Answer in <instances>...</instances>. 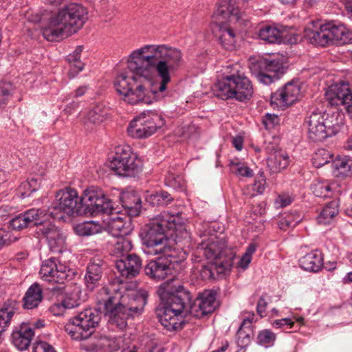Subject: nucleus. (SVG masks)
I'll list each match as a JSON object with an SVG mask.
<instances>
[{
    "label": "nucleus",
    "mask_w": 352,
    "mask_h": 352,
    "mask_svg": "<svg viewBox=\"0 0 352 352\" xmlns=\"http://www.w3.org/2000/svg\"><path fill=\"white\" fill-rule=\"evenodd\" d=\"M181 50L166 45H146L133 51L128 68L135 76L121 74L114 83L118 93L131 104H151L165 96L171 74L182 65Z\"/></svg>",
    "instance_id": "1"
},
{
    "label": "nucleus",
    "mask_w": 352,
    "mask_h": 352,
    "mask_svg": "<svg viewBox=\"0 0 352 352\" xmlns=\"http://www.w3.org/2000/svg\"><path fill=\"white\" fill-rule=\"evenodd\" d=\"M189 237L182 214L164 211L149 224L143 243L148 248L149 254L166 255L171 257L173 262H180L186 258V252L183 247L176 248L174 245Z\"/></svg>",
    "instance_id": "2"
},
{
    "label": "nucleus",
    "mask_w": 352,
    "mask_h": 352,
    "mask_svg": "<svg viewBox=\"0 0 352 352\" xmlns=\"http://www.w3.org/2000/svg\"><path fill=\"white\" fill-rule=\"evenodd\" d=\"M97 302L103 305L109 323L123 329L128 319L142 314L147 302V295L126 292L120 288L111 291L109 288L102 287L97 294Z\"/></svg>",
    "instance_id": "3"
},
{
    "label": "nucleus",
    "mask_w": 352,
    "mask_h": 352,
    "mask_svg": "<svg viewBox=\"0 0 352 352\" xmlns=\"http://www.w3.org/2000/svg\"><path fill=\"white\" fill-rule=\"evenodd\" d=\"M157 292L164 303L157 311L159 322L168 331L182 328L183 318L190 314V293L172 278L162 283Z\"/></svg>",
    "instance_id": "4"
},
{
    "label": "nucleus",
    "mask_w": 352,
    "mask_h": 352,
    "mask_svg": "<svg viewBox=\"0 0 352 352\" xmlns=\"http://www.w3.org/2000/svg\"><path fill=\"white\" fill-rule=\"evenodd\" d=\"M87 19L86 7L78 3H69L52 14L42 25V34L48 41H58L76 33Z\"/></svg>",
    "instance_id": "5"
},
{
    "label": "nucleus",
    "mask_w": 352,
    "mask_h": 352,
    "mask_svg": "<svg viewBox=\"0 0 352 352\" xmlns=\"http://www.w3.org/2000/svg\"><path fill=\"white\" fill-rule=\"evenodd\" d=\"M59 200L63 201L60 202L58 206H54V210L63 211L67 215L106 214L108 216L104 220L106 223L123 219L120 214V208L118 206H114L111 199H96L94 204L93 199Z\"/></svg>",
    "instance_id": "6"
},
{
    "label": "nucleus",
    "mask_w": 352,
    "mask_h": 352,
    "mask_svg": "<svg viewBox=\"0 0 352 352\" xmlns=\"http://www.w3.org/2000/svg\"><path fill=\"white\" fill-rule=\"evenodd\" d=\"M231 0H219L217 8L212 15L213 23L216 28V37L220 45L226 50L235 49L236 36L235 32L224 23L228 19L230 21H239L242 19V12L238 8H234Z\"/></svg>",
    "instance_id": "7"
},
{
    "label": "nucleus",
    "mask_w": 352,
    "mask_h": 352,
    "mask_svg": "<svg viewBox=\"0 0 352 352\" xmlns=\"http://www.w3.org/2000/svg\"><path fill=\"white\" fill-rule=\"evenodd\" d=\"M214 95L222 100L234 98L240 102L250 100L253 95L251 81L239 72L224 76L214 85Z\"/></svg>",
    "instance_id": "8"
},
{
    "label": "nucleus",
    "mask_w": 352,
    "mask_h": 352,
    "mask_svg": "<svg viewBox=\"0 0 352 352\" xmlns=\"http://www.w3.org/2000/svg\"><path fill=\"white\" fill-rule=\"evenodd\" d=\"M101 317L102 313L98 309H85L68 321L65 330L74 340H86L98 326Z\"/></svg>",
    "instance_id": "9"
},
{
    "label": "nucleus",
    "mask_w": 352,
    "mask_h": 352,
    "mask_svg": "<svg viewBox=\"0 0 352 352\" xmlns=\"http://www.w3.org/2000/svg\"><path fill=\"white\" fill-rule=\"evenodd\" d=\"M164 124L162 116L151 111H144L130 122L127 132L132 138H145L153 134Z\"/></svg>",
    "instance_id": "10"
},
{
    "label": "nucleus",
    "mask_w": 352,
    "mask_h": 352,
    "mask_svg": "<svg viewBox=\"0 0 352 352\" xmlns=\"http://www.w3.org/2000/svg\"><path fill=\"white\" fill-rule=\"evenodd\" d=\"M109 167L118 175L123 177L134 176L141 169L140 160L129 146L117 148Z\"/></svg>",
    "instance_id": "11"
},
{
    "label": "nucleus",
    "mask_w": 352,
    "mask_h": 352,
    "mask_svg": "<svg viewBox=\"0 0 352 352\" xmlns=\"http://www.w3.org/2000/svg\"><path fill=\"white\" fill-rule=\"evenodd\" d=\"M308 136L313 142H321L336 135L338 129L332 124L328 116L320 112H313L307 118Z\"/></svg>",
    "instance_id": "12"
},
{
    "label": "nucleus",
    "mask_w": 352,
    "mask_h": 352,
    "mask_svg": "<svg viewBox=\"0 0 352 352\" xmlns=\"http://www.w3.org/2000/svg\"><path fill=\"white\" fill-rule=\"evenodd\" d=\"M39 274L45 281L63 284L73 278L74 272L58 258H50L43 261Z\"/></svg>",
    "instance_id": "13"
},
{
    "label": "nucleus",
    "mask_w": 352,
    "mask_h": 352,
    "mask_svg": "<svg viewBox=\"0 0 352 352\" xmlns=\"http://www.w3.org/2000/svg\"><path fill=\"white\" fill-rule=\"evenodd\" d=\"M250 69L257 80L264 85H270L279 79L285 72L280 61L266 58L252 63Z\"/></svg>",
    "instance_id": "14"
},
{
    "label": "nucleus",
    "mask_w": 352,
    "mask_h": 352,
    "mask_svg": "<svg viewBox=\"0 0 352 352\" xmlns=\"http://www.w3.org/2000/svg\"><path fill=\"white\" fill-rule=\"evenodd\" d=\"M327 100L331 106L344 107L346 113L352 118V90L348 82L335 83L326 91Z\"/></svg>",
    "instance_id": "15"
},
{
    "label": "nucleus",
    "mask_w": 352,
    "mask_h": 352,
    "mask_svg": "<svg viewBox=\"0 0 352 352\" xmlns=\"http://www.w3.org/2000/svg\"><path fill=\"white\" fill-rule=\"evenodd\" d=\"M300 86L297 82L291 81L271 95V104L274 107L285 108L293 104L300 96Z\"/></svg>",
    "instance_id": "16"
},
{
    "label": "nucleus",
    "mask_w": 352,
    "mask_h": 352,
    "mask_svg": "<svg viewBox=\"0 0 352 352\" xmlns=\"http://www.w3.org/2000/svg\"><path fill=\"white\" fill-rule=\"evenodd\" d=\"M47 219V213L41 209H30L16 216L10 221L14 230H21L28 227L41 226Z\"/></svg>",
    "instance_id": "17"
},
{
    "label": "nucleus",
    "mask_w": 352,
    "mask_h": 352,
    "mask_svg": "<svg viewBox=\"0 0 352 352\" xmlns=\"http://www.w3.org/2000/svg\"><path fill=\"white\" fill-rule=\"evenodd\" d=\"M201 237L203 239L199 243V249L203 251V255L208 259H220L226 246L225 240L210 232L208 235L204 233Z\"/></svg>",
    "instance_id": "18"
},
{
    "label": "nucleus",
    "mask_w": 352,
    "mask_h": 352,
    "mask_svg": "<svg viewBox=\"0 0 352 352\" xmlns=\"http://www.w3.org/2000/svg\"><path fill=\"white\" fill-rule=\"evenodd\" d=\"M156 260L151 261L144 267L145 274L151 278L160 280L170 275L173 272V263L178 262L171 261V257L163 255Z\"/></svg>",
    "instance_id": "19"
},
{
    "label": "nucleus",
    "mask_w": 352,
    "mask_h": 352,
    "mask_svg": "<svg viewBox=\"0 0 352 352\" xmlns=\"http://www.w3.org/2000/svg\"><path fill=\"white\" fill-rule=\"evenodd\" d=\"M105 268L106 263L100 257H94L89 261L85 276V284L88 290L93 291L100 285Z\"/></svg>",
    "instance_id": "20"
},
{
    "label": "nucleus",
    "mask_w": 352,
    "mask_h": 352,
    "mask_svg": "<svg viewBox=\"0 0 352 352\" xmlns=\"http://www.w3.org/2000/svg\"><path fill=\"white\" fill-rule=\"evenodd\" d=\"M215 294L213 292L204 291L192 303L190 315L201 318L212 313L215 309Z\"/></svg>",
    "instance_id": "21"
},
{
    "label": "nucleus",
    "mask_w": 352,
    "mask_h": 352,
    "mask_svg": "<svg viewBox=\"0 0 352 352\" xmlns=\"http://www.w3.org/2000/svg\"><path fill=\"white\" fill-rule=\"evenodd\" d=\"M38 234H43L47 241L50 249L56 252H61L65 245V237L53 224L47 221L36 228Z\"/></svg>",
    "instance_id": "22"
},
{
    "label": "nucleus",
    "mask_w": 352,
    "mask_h": 352,
    "mask_svg": "<svg viewBox=\"0 0 352 352\" xmlns=\"http://www.w3.org/2000/svg\"><path fill=\"white\" fill-rule=\"evenodd\" d=\"M115 265L122 277L132 278L140 273L142 261L137 254H131L117 260Z\"/></svg>",
    "instance_id": "23"
},
{
    "label": "nucleus",
    "mask_w": 352,
    "mask_h": 352,
    "mask_svg": "<svg viewBox=\"0 0 352 352\" xmlns=\"http://www.w3.org/2000/svg\"><path fill=\"white\" fill-rule=\"evenodd\" d=\"M104 192L106 194L105 198L111 197H116L117 198H140L141 197L144 198H168L170 196V194L162 190L156 191L155 194H148V192L146 191L144 192L142 195L140 191L132 187H127L125 189L112 188L108 190H104Z\"/></svg>",
    "instance_id": "24"
},
{
    "label": "nucleus",
    "mask_w": 352,
    "mask_h": 352,
    "mask_svg": "<svg viewBox=\"0 0 352 352\" xmlns=\"http://www.w3.org/2000/svg\"><path fill=\"white\" fill-rule=\"evenodd\" d=\"M324 25H327L330 43L338 42L340 44H345L352 41V32L342 24L329 22L324 23Z\"/></svg>",
    "instance_id": "25"
},
{
    "label": "nucleus",
    "mask_w": 352,
    "mask_h": 352,
    "mask_svg": "<svg viewBox=\"0 0 352 352\" xmlns=\"http://www.w3.org/2000/svg\"><path fill=\"white\" fill-rule=\"evenodd\" d=\"M323 264L322 254L317 250L307 253L299 259L300 266L305 271L317 272Z\"/></svg>",
    "instance_id": "26"
},
{
    "label": "nucleus",
    "mask_w": 352,
    "mask_h": 352,
    "mask_svg": "<svg viewBox=\"0 0 352 352\" xmlns=\"http://www.w3.org/2000/svg\"><path fill=\"white\" fill-rule=\"evenodd\" d=\"M34 336L32 328L28 325L21 326L18 330L12 334L13 344L19 350L23 351L30 346Z\"/></svg>",
    "instance_id": "27"
},
{
    "label": "nucleus",
    "mask_w": 352,
    "mask_h": 352,
    "mask_svg": "<svg viewBox=\"0 0 352 352\" xmlns=\"http://www.w3.org/2000/svg\"><path fill=\"white\" fill-rule=\"evenodd\" d=\"M43 289L38 283H34L26 291L23 298V307L26 309L36 308L43 300Z\"/></svg>",
    "instance_id": "28"
},
{
    "label": "nucleus",
    "mask_w": 352,
    "mask_h": 352,
    "mask_svg": "<svg viewBox=\"0 0 352 352\" xmlns=\"http://www.w3.org/2000/svg\"><path fill=\"white\" fill-rule=\"evenodd\" d=\"M75 233L80 236H89L101 233L103 226L98 221H87L74 226Z\"/></svg>",
    "instance_id": "29"
},
{
    "label": "nucleus",
    "mask_w": 352,
    "mask_h": 352,
    "mask_svg": "<svg viewBox=\"0 0 352 352\" xmlns=\"http://www.w3.org/2000/svg\"><path fill=\"white\" fill-rule=\"evenodd\" d=\"M109 109L104 104H95L87 113L85 124H100L109 115Z\"/></svg>",
    "instance_id": "30"
},
{
    "label": "nucleus",
    "mask_w": 352,
    "mask_h": 352,
    "mask_svg": "<svg viewBox=\"0 0 352 352\" xmlns=\"http://www.w3.org/2000/svg\"><path fill=\"white\" fill-rule=\"evenodd\" d=\"M306 36L312 44L324 47L330 44L329 32L327 30V25H320L319 29L307 30Z\"/></svg>",
    "instance_id": "31"
},
{
    "label": "nucleus",
    "mask_w": 352,
    "mask_h": 352,
    "mask_svg": "<svg viewBox=\"0 0 352 352\" xmlns=\"http://www.w3.org/2000/svg\"><path fill=\"white\" fill-rule=\"evenodd\" d=\"M82 50L83 46L78 45L76 47L72 54H69L67 56V60L70 66L69 72L70 78H74L84 68V63L80 60V55Z\"/></svg>",
    "instance_id": "32"
},
{
    "label": "nucleus",
    "mask_w": 352,
    "mask_h": 352,
    "mask_svg": "<svg viewBox=\"0 0 352 352\" xmlns=\"http://www.w3.org/2000/svg\"><path fill=\"white\" fill-rule=\"evenodd\" d=\"M258 36L270 43H279L282 41L283 36V28L265 25L259 30Z\"/></svg>",
    "instance_id": "33"
},
{
    "label": "nucleus",
    "mask_w": 352,
    "mask_h": 352,
    "mask_svg": "<svg viewBox=\"0 0 352 352\" xmlns=\"http://www.w3.org/2000/svg\"><path fill=\"white\" fill-rule=\"evenodd\" d=\"M334 174L336 177H345L351 174L352 160L346 156L337 157L332 161Z\"/></svg>",
    "instance_id": "34"
},
{
    "label": "nucleus",
    "mask_w": 352,
    "mask_h": 352,
    "mask_svg": "<svg viewBox=\"0 0 352 352\" xmlns=\"http://www.w3.org/2000/svg\"><path fill=\"white\" fill-rule=\"evenodd\" d=\"M338 207L339 199H333L328 202L318 217V223L324 225L329 224L332 218L338 213Z\"/></svg>",
    "instance_id": "35"
},
{
    "label": "nucleus",
    "mask_w": 352,
    "mask_h": 352,
    "mask_svg": "<svg viewBox=\"0 0 352 352\" xmlns=\"http://www.w3.org/2000/svg\"><path fill=\"white\" fill-rule=\"evenodd\" d=\"M40 184L38 178L32 177L24 181L17 188V195L22 198L29 197L39 188Z\"/></svg>",
    "instance_id": "36"
},
{
    "label": "nucleus",
    "mask_w": 352,
    "mask_h": 352,
    "mask_svg": "<svg viewBox=\"0 0 352 352\" xmlns=\"http://www.w3.org/2000/svg\"><path fill=\"white\" fill-rule=\"evenodd\" d=\"M267 163L274 172H278L286 168L289 165V156L287 153L276 152L274 157H271L268 159Z\"/></svg>",
    "instance_id": "37"
},
{
    "label": "nucleus",
    "mask_w": 352,
    "mask_h": 352,
    "mask_svg": "<svg viewBox=\"0 0 352 352\" xmlns=\"http://www.w3.org/2000/svg\"><path fill=\"white\" fill-rule=\"evenodd\" d=\"M252 334V328L240 325L236 335L238 346L241 349L247 347L251 342Z\"/></svg>",
    "instance_id": "38"
},
{
    "label": "nucleus",
    "mask_w": 352,
    "mask_h": 352,
    "mask_svg": "<svg viewBox=\"0 0 352 352\" xmlns=\"http://www.w3.org/2000/svg\"><path fill=\"white\" fill-rule=\"evenodd\" d=\"M132 249L131 241L126 238H119L114 245L113 252L117 257L124 258Z\"/></svg>",
    "instance_id": "39"
},
{
    "label": "nucleus",
    "mask_w": 352,
    "mask_h": 352,
    "mask_svg": "<svg viewBox=\"0 0 352 352\" xmlns=\"http://www.w3.org/2000/svg\"><path fill=\"white\" fill-rule=\"evenodd\" d=\"M230 167L231 171L238 176L245 177H252L254 176L253 170L237 159L230 160Z\"/></svg>",
    "instance_id": "40"
},
{
    "label": "nucleus",
    "mask_w": 352,
    "mask_h": 352,
    "mask_svg": "<svg viewBox=\"0 0 352 352\" xmlns=\"http://www.w3.org/2000/svg\"><path fill=\"white\" fill-rule=\"evenodd\" d=\"M333 156L325 149L318 150L313 157V164L316 168H320L329 163L332 160Z\"/></svg>",
    "instance_id": "41"
},
{
    "label": "nucleus",
    "mask_w": 352,
    "mask_h": 352,
    "mask_svg": "<svg viewBox=\"0 0 352 352\" xmlns=\"http://www.w3.org/2000/svg\"><path fill=\"white\" fill-rule=\"evenodd\" d=\"M276 336L270 329L261 331L257 336V342L259 344L265 347L272 346L276 340Z\"/></svg>",
    "instance_id": "42"
},
{
    "label": "nucleus",
    "mask_w": 352,
    "mask_h": 352,
    "mask_svg": "<svg viewBox=\"0 0 352 352\" xmlns=\"http://www.w3.org/2000/svg\"><path fill=\"white\" fill-rule=\"evenodd\" d=\"M13 87L10 82L0 84V107L6 104L10 100L13 94Z\"/></svg>",
    "instance_id": "43"
},
{
    "label": "nucleus",
    "mask_w": 352,
    "mask_h": 352,
    "mask_svg": "<svg viewBox=\"0 0 352 352\" xmlns=\"http://www.w3.org/2000/svg\"><path fill=\"white\" fill-rule=\"evenodd\" d=\"M125 224L124 219H122L116 221H109V223H107V226L114 236H118L127 233V231L125 230Z\"/></svg>",
    "instance_id": "44"
},
{
    "label": "nucleus",
    "mask_w": 352,
    "mask_h": 352,
    "mask_svg": "<svg viewBox=\"0 0 352 352\" xmlns=\"http://www.w3.org/2000/svg\"><path fill=\"white\" fill-rule=\"evenodd\" d=\"M123 339L121 337L104 338L103 345L107 346L110 352L116 351L120 349L123 344Z\"/></svg>",
    "instance_id": "45"
},
{
    "label": "nucleus",
    "mask_w": 352,
    "mask_h": 352,
    "mask_svg": "<svg viewBox=\"0 0 352 352\" xmlns=\"http://www.w3.org/2000/svg\"><path fill=\"white\" fill-rule=\"evenodd\" d=\"M83 195L87 198H105L106 194L102 188L91 186L84 190Z\"/></svg>",
    "instance_id": "46"
},
{
    "label": "nucleus",
    "mask_w": 352,
    "mask_h": 352,
    "mask_svg": "<svg viewBox=\"0 0 352 352\" xmlns=\"http://www.w3.org/2000/svg\"><path fill=\"white\" fill-rule=\"evenodd\" d=\"M122 202V207L124 208L125 212L130 217H137L140 214L141 211V199H137V201L133 204V205H126L124 206V204L126 202L124 199H120Z\"/></svg>",
    "instance_id": "47"
},
{
    "label": "nucleus",
    "mask_w": 352,
    "mask_h": 352,
    "mask_svg": "<svg viewBox=\"0 0 352 352\" xmlns=\"http://www.w3.org/2000/svg\"><path fill=\"white\" fill-rule=\"evenodd\" d=\"M56 197L60 198H84L83 197H78V193L74 188L67 186L65 188L58 190L56 193Z\"/></svg>",
    "instance_id": "48"
},
{
    "label": "nucleus",
    "mask_w": 352,
    "mask_h": 352,
    "mask_svg": "<svg viewBox=\"0 0 352 352\" xmlns=\"http://www.w3.org/2000/svg\"><path fill=\"white\" fill-rule=\"evenodd\" d=\"M332 187L329 185H324L322 184H317L313 186V192L314 195L318 198H328L329 195L327 192H329Z\"/></svg>",
    "instance_id": "49"
},
{
    "label": "nucleus",
    "mask_w": 352,
    "mask_h": 352,
    "mask_svg": "<svg viewBox=\"0 0 352 352\" xmlns=\"http://www.w3.org/2000/svg\"><path fill=\"white\" fill-rule=\"evenodd\" d=\"M17 240V237L12 236L10 232L0 230V249L4 245H9Z\"/></svg>",
    "instance_id": "50"
},
{
    "label": "nucleus",
    "mask_w": 352,
    "mask_h": 352,
    "mask_svg": "<svg viewBox=\"0 0 352 352\" xmlns=\"http://www.w3.org/2000/svg\"><path fill=\"white\" fill-rule=\"evenodd\" d=\"M32 352H56L52 346L45 342H36L32 347Z\"/></svg>",
    "instance_id": "51"
},
{
    "label": "nucleus",
    "mask_w": 352,
    "mask_h": 352,
    "mask_svg": "<svg viewBox=\"0 0 352 352\" xmlns=\"http://www.w3.org/2000/svg\"><path fill=\"white\" fill-rule=\"evenodd\" d=\"M267 305V301L265 296H261L258 301L256 306V311L261 316H265V310Z\"/></svg>",
    "instance_id": "52"
},
{
    "label": "nucleus",
    "mask_w": 352,
    "mask_h": 352,
    "mask_svg": "<svg viewBox=\"0 0 352 352\" xmlns=\"http://www.w3.org/2000/svg\"><path fill=\"white\" fill-rule=\"evenodd\" d=\"M200 274L203 279H210L214 277V273L212 267L210 265H204L200 270Z\"/></svg>",
    "instance_id": "53"
},
{
    "label": "nucleus",
    "mask_w": 352,
    "mask_h": 352,
    "mask_svg": "<svg viewBox=\"0 0 352 352\" xmlns=\"http://www.w3.org/2000/svg\"><path fill=\"white\" fill-rule=\"evenodd\" d=\"M62 305L66 309H72L79 305V301L77 298H72L67 296L62 301Z\"/></svg>",
    "instance_id": "54"
},
{
    "label": "nucleus",
    "mask_w": 352,
    "mask_h": 352,
    "mask_svg": "<svg viewBox=\"0 0 352 352\" xmlns=\"http://www.w3.org/2000/svg\"><path fill=\"white\" fill-rule=\"evenodd\" d=\"M265 190V180L264 179L263 180V182H260V181L255 182V183L252 187V190L254 191L252 196H257V195H263Z\"/></svg>",
    "instance_id": "55"
},
{
    "label": "nucleus",
    "mask_w": 352,
    "mask_h": 352,
    "mask_svg": "<svg viewBox=\"0 0 352 352\" xmlns=\"http://www.w3.org/2000/svg\"><path fill=\"white\" fill-rule=\"evenodd\" d=\"M278 120V117L275 115L266 114L263 120V124L266 126V128L270 129L273 126L275 122Z\"/></svg>",
    "instance_id": "56"
},
{
    "label": "nucleus",
    "mask_w": 352,
    "mask_h": 352,
    "mask_svg": "<svg viewBox=\"0 0 352 352\" xmlns=\"http://www.w3.org/2000/svg\"><path fill=\"white\" fill-rule=\"evenodd\" d=\"M273 327L276 328H280L285 325L289 326V327H292L294 325V322L289 318H282L280 320H276L273 322Z\"/></svg>",
    "instance_id": "57"
},
{
    "label": "nucleus",
    "mask_w": 352,
    "mask_h": 352,
    "mask_svg": "<svg viewBox=\"0 0 352 352\" xmlns=\"http://www.w3.org/2000/svg\"><path fill=\"white\" fill-rule=\"evenodd\" d=\"M298 221H292L290 219V217H288L287 219H282L279 221L278 222V227L280 230H285L286 229H287L289 227H292V226H294L295 224L298 222Z\"/></svg>",
    "instance_id": "58"
},
{
    "label": "nucleus",
    "mask_w": 352,
    "mask_h": 352,
    "mask_svg": "<svg viewBox=\"0 0 352 352\" xmlns=\"http://www.w3.org/2000/svg\"><path fill=\"white\" fill-rule=\"evenodd\" d=\"M166 182L168 185L172 186L174 188L182 186L181 178L178 177L177 179H176L173 175H170L166 178Z\"/></svg>",
    "instance_id": "59"
},
{
    "label": "nucleus",
    "mask_w": 352,
    "mask_h": 352,
    "mask_svg": "<svg viewBox=\"0 0 352 352\" xmlns=\"http://www.w3.org/2000/svg\"><path fill=\"white\" fill-rule=\"evenodd\" d=\"M251 256L244 254L239 262V266L243 269H246L251 262Z\"/></svg>",
    "instance_id": "60"
},
{
    "label": "nucleus",
    "mask_w": 352,
    "mask_h": 352,
    "mask_svg": "<svg viewBox=\"0 0 352 352\" xmlns=\"http://www.w3.org/2000/svg\"><path fill=\"white\" fill-rule=\"evenodd\" d=\"M232 144L237 151H241L243 146V139L241 136L234 137L232 139Z\"/></svg>",
    "instance_id": "61"
},
{
    "label": "nucleus",
    "mask_w": 352,
    "mask_h": 352,
    "mask_svg": "<svg viewBox=\"0 0 352 352\" xmlns=\"http://www.w3.org/2000/svg\"><path fill=\"white\" fill-rule=\"evenodd\" d=\"M291 203L292 199H275L274 207L276 208H283L289 205Z\"/></svg>",
    "instance_id": "62"
},
{
    "label": "nucleus",
    "mask_w": 352,
    "mask_h": 352,
    "mask_svg": "<svg viewBox=\"0 0 352 352\" xmlns=\"http://www.w3.org/2000/svg\"><path fill=\"white\" fill-rule=\"evenodd\" d=\"M254 318V313L249 314V315L247 317H245L243 319V322L241 324V325H243V327L245 326V327H249L252 328V324L253 322Z\"/></svg>",
    "instance_id": "63"
},
{
    "label": "nucleus",
    "mask_w": 352,
    "mask_h": 352,
    "mask_svg": "<svg viewBox=\"0 0 352 352\" xmlns=\"http://www.w3.org/2000/svg\"><path fill=\"white\" fill-rule=\"evenodd\" d=\"M89 89L88 86H80L78 87L75 91L74 94V98H78L82 96Z\"/></svg>",
    "instance_id": "64"
}]
</instances>
